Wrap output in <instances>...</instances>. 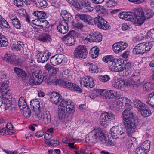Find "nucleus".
<instances>
[{"mask_svg":"<svg viewBox=\"0 0 154 154\" xmlns=\"http://www.w3.org/2000/svg\"><path fill=\"white\" fill-rule=\"evenodd\" d=\"M49 99L53 103L57 104L60 102L59 106L58 117L61 120L68 118L74 111V103L69 99L62 100L58 93L54 92L49 95Z\"/></svg>","mask_w":154,"mask_h":154,"instance_id":"nucleus-1","label":"nucleus"},{"mask_svg":"<svg viewBox=\"0 0 154 154\" xmlns=\"http://www.w3.org/2000/svg\"><path fill=\"white\" fill-rule=\"evenodd\" d=\"M122 118L124 125L127 131V134L131 135L130 131L135 128L138 123V120L133 118L132 112L126 110L122 112Z\"/></svg>","mask_w":154,"mask_h":154,"instance_id":"nucleus-2","label":"nucleus"},{"mask_svg":"<svg viewBox=\"0 0 154 154\" xmlns=\"http://www.w3.org/2000/svg\"><path fill=\"white\" fill-rule=\"evenodd\" d=\"M104 133L102 129L97 127L90 132L87 135L86 141L91 143L99 141L101 142L103 138H104Z\"/></svg>","mask_w":154,"mask_h":154,"instance_id":"nucleus-3","label":"nucleus"},{"mask_svg":"<svg viewBox=\"0 0 154 154\" xmlns=\"http://www.w3.org/2000/svg\"><path fill=\"white\" fill-rule=\"evenodd\" d=\"M134 11L131 21L136 26L141 25L145 20L143 11L142 7H139L135 8Z\"/></svg>","mask_w":154,"mask_h":154,"instance_id":"nucleus-4","label":"nucleus"},{"mask_svg":"<svg viewBox=\"0 0 154 154\" xmlns=\"http://www.w3.org/2000/svg\"><path fill=\"white\" fill-rule=\"evenodd\" d=\"M66 79H57L55 81L56 85H60L64 88L73 89L75 91L81 92L82 89L77 85L66 81Z\"/></svg>","mask_w":154,"mask_h":154,"instance_id":"nucleus-5","label":"nucleus"},{"mask_svg":"<svg viewBox=\"0 0 154 154\" xmlns=\"http://www.w3.org/2000/svg\"><path fill=\"white\" fill-rule=\"evenodd\" d=\"M116 119L115 116L111 112H105L101 114L100 117V120L101 125L104 127L107 124Z\"/></svg>","mask_w":154,"mask_h":154,"instance_id":"nucleus-6","label":"nucleus"},{"mask_svg":"<svg viewBox=\"0 0 154 154\" xmlns=\"http://www.w3.org/2000/svg\"><path fill=\"white\" fill-rule=\"evenodd\" d=\"M8 84L7 82H4L0 84V91L2 92V97L4 101V104L7 106L8 109L10 107L11 104V101L9 99L11 97L8 98V96L6 93L5 91L7 90L8 88Z\"/></svg>","mask_w":154,"mask_h":154,"instance_id":"nucleus-7","label":"nucleus"},{"mask_svg":"<svg viewBox=\"0 0 154 154\" xmlns=\"http://www.w3.org/2000/svg\"><path fill=\"white\" fill-rule=\"evenodd\" d=\"M41 72H33L32 76L31 77L29 81V84L35 85L40 84L45 79V76Z\"/></svg>","mask_w":154,"mask_h":154,"instance_id":"nucleus-8","label":"nucleus"},{"mask_svg":"<svg viewBox=\"0 0 154 154\" xmlns=\"http://www.w3.org/2000/svg\"><path fill=\"white\" fill-rule=\"evenodd\" d=\"M95 24L99 29L107 30L109 28V24L102 17L98 16L94 19Z\"/></svg>","mask_w":154,"mask_h":154,"instance_id":"nucleus-9","label":"nucleus"},{"mask_svg":"<svg viewBox=\"0 0 154 154\" xmlns=\"http://www.w3.org/2000/svg\"><path fill=\"white\" fill-rule=\"evenodd\" d=\"M88 54L87 50L85 47L83 45L78 46L74 52V56L76 58H85Z\"/></svg>","mask_w":154,"mask_h":154,"instance_id":"nucleus-10","label":"nucleus"},{"mask_svg":"<svg viewBox=\"0 0 154 154\" xmlns=\"http://www.w3.org/2000/svg\"><path fill=\"white\" fill-rule=\"evenodd\" d=\"M76 33L74 30L69 32L66 35L62 38V40L66 44L69 46L73 45L75 42V37L76 36Z\"/></svg>","mask_w":154,"mask_h":154,"instance_id":"nucleus-11","label":"nucleus"},{"mask_svg":"<svg viewBox=\"0 0 154 154\" xmlns=\"http://www.w3.org/2000/svg\"><path fill=\"white\" fill-rule=\"evenodd\" d=\"M140 71L139 69H137L127 81L128 85H135L137 82H140Z\"/></svg>","mask_w":154,"mask_h":154,"instance_id":"nucleus-12","label":"nucleus"},{"mask_svg":"<svg viewBox=\"0 0 154 154\" xmlns=\"http://www.w3.org/2000/svg\"><path fill=\"white\" fill-rule=\"evenodd\" d=\"M4 59L10 63L17 65L21 64V59L12 53H7L5 56Z\"/></svg>","mask_w":154,"mask_h":154,"instance_id":"nucleus-13","label":"nucleus"},{"mask_svg":"<svg viewBox=\"0 0 154 154\" xmlns=\"http://www.w3.org/2000/svg\"><path fill=\"white\" fill-rule=\"evenodd\" d=\"M81 86L86 87L88 88L94 87V84L93 79L89 76H85L81 78L80 80Z\"/></svg>","mask_w":154,"mask_h":154,"instance_id":"nucleus-14","label":"nucleus"},{"mask_svg":"<svg viewBox=\"0 0 154 154\" xmlns=\"http://www.w3.org/2000/svg\"><path fill=\"white\" fill-rule=\"evenodd\" d=\"M102 36L98 32H94L91 33L86 38L90 42H100L102 40Z\"/></svg>","mask_w":154,"mask_h":154,"instance_id":"nucleus-15","label":"nucleus"},{"mask_svg":"<svg viewBox=\"0 0 154 154\" xmlns=\"http://www.w3.org/2000/svg\"><path fill=\"white\" fill-rule=\"evenodd\" d=\"M127 46V43L121 41L114 43L112 46V48L114 51L117 54L125 50Z\"/></svg>","mask_w":154,"mask_h":154,"instance_id":"nucleus-16","label":"nucleus"},{"mask_svg":"<svg viewBox=\"0 0 154 154\" xmlns=\"http://www.w3.org/2000/svg\"><path fill=\"white\" fill-rule=\"evenodd\" d=\"M122 130L120 126H114L110 129V134L114 138H116L118 136L123 134Z\"/></svg>","mask_w":154,"mask_h":154,"instance_id":"nucleus-17","label":"nucleus"},{"mask_svg":"<svg viewBox=\"0 0 154 154\" xmlns=\"http://www.w3.org/2000/svg\"><path fill=\"white\" fill-rule=\"evenodd\" d=\"M69 29L68 22L66 21H62L57 26L58 31L63 34L67 32Z\"/></svg>","mask_w":154,"mask_h":154,"instance_id":"nucleus-18","label":"nucleus"},{"mask_svg":"<svg viewBox=\"0 0 154 154\" xmlns=\"http://www.w3.org/2000/svg\"><path fill=\"white\" fill-rule=\"evenodd\" d=\"M136 138L132 137H129L127 142L126 146L127 150L131 152L134 148V145L136 143Z\"/></svg>","mask_w":154,"mask_h":154,"instance_id":"nucleus-19","label":"nucleus"},{"mask_svg":"<svg viewBox=\"0 0 154 154\" xmlns=\"http://www.w3.org/2000/svg\"><path fill=\"white\" fill-rule=\"evenodd\" d=\"M76 18H79L86 23L89 24H91L92 20L91 17L89 15L84 14H77L76 15Z\"/></svg>","mask_w":154,"mask_h":154,"instance_id":"nucleus-20","label":"nucleus"},{"mask_svg":"<svg viewBox=\"0 0 154 154\" xmlns=\"http://www.w3.org/2000/svg\"><path fill=\"white\" fill-rule=\"evenodd\" d=\"M134 65L133 63L131 62L127 63L124 66V70L123 76H128L131 73V71L134 69Z\"/></svg>","mask_w":154,"mask_h":154,"instance_id":"nucleus-21","label":"nucleus"},{"mask_svg":"<svg viewBox=\"0 0 154 154\" xmlns=\"http://www.w3.org/2000/svg\"><path fill=\"white\" fill-rule=\"evenodd\" d=\"M144 48H145L144 46V43H140L133 48L132 52L134 54H143L144 53Z\"/></svg>","mask_w":154,"mask_h":154,"instance_id":"nucleus-22","label":"nucleus"},{"mask_svg":"<svg viewBox=\"0 0 154 154\" xmlns=\"http://www.w3.org/2000/svg\"><path fill=\"white\" fill-rule=\"evenodd\" d=\"M33 23L35 25L46 28L49 25V22L46 20L35 19L33 20Z\"/></svg>","mask_w":154,"mask_h":154,"instance_id":"nucleus-23","label":"nucleus"},{"mask_svg":"<svg viewBox=\"0 0 154 154\" xmlns=\"http://www.w3.org/2000/svg\"><path fill=\"white\" fill-rule=\"evenodd\" d=\"M100 143L105 144L108 146H113L116 144V142L114 139L111 138H109L104 135V138L102 139Z\"/></svg>","mask_w":154,"mask_h":154,"instance_id":"nucleus-24","label":"nucleus"},{"mask_svg":"<svg viewBox=\"0 0 154 154\" xmlns=\"http://www.w3.org/2000/svg\"><path fill=\"white\" fill-rule=\"evenodd\" d=\"M127 85L125 81L119 79L115 80L113 83V86L117 89L124 88Z\"/></svg>","mask_w":154,"mask_h":154,"instance_id":"nucleus-25","label":"nucleus"},{"mask_svg":"<svg viewBox=\"0 0 154 154\" xmlns=\"http://www.w3.org/2000/svg\"><path fill=\"white\" fill-rule=\"evenodd\" d=\"M14 71L18 77L22 79H25L26 77L27 74L25 71L18 67H15L14 69Z\"/></svg>","mask_w":154,"mask_h":154,"instance_id":"nucleus-26","label":"nucleus"},{"mask_svg":"<svg viewBox=\"0 0 154 154\" xmlns=\"http://www.w3.org/2000/svg\"><path fill=\"white\" fill-rule=\"evenodd\" d=\"M85 65L89 67V71L91 73L97 72L98 71L97 66L94 62H89L85 63Z\"/></svg>","mask_w":154,"mask_h":154,"instance_id":"nucleus-27","label":"nucleus"},{"mask_svg":"<svg viewBox=\"0 0 154 154\" xmlns=\"http://www.w3.org/2000/svg\"><path fill=\"white\" fill-rule=\"evenodd\" d=\"M36 57L38 62L40 63H43L46 62L48 60V58L47 57H46V53L45 52L42 54L40 51H38Z\"/></svg>","mask_w":154,"mask_h":154,"instance_id":"nucleus-28","label":"nucleus"},{"mask_svg":"<svg viewBox=\"0 0 154 154\" xmlns=\"http://www.w3.org/2000/svg\"><path fill=\"white\" fill-rule=\"evenodd\" d=\"M43 122L45 124H49L51 120V117L49 111L46 110L43 112Z\"/></svg>","mask_w":154,"mask_h":154,"instance_id":"nucleus-29","label":"nucleus"},{"mask_svg":"<svg viewBox=\"0 0 154 154\" xmlns=\"http://www.w3.org/2000/svg\"><path fill=\"white\" fill-rule=\"evenodd\" d=\"M147 104L154 108V92H152L147 95L145 99Z\"/></svg>","mask_w":154,"mask_h":154,"instance_id":"nucleus-30","label":"nucleus"},{"mask_svg":"<svg viewBox=\"0 0 154 154\" xmlns=\"http://www.w3.org/2000/svg\"><path fill=\"white\" fill-rule=\"evenodd\" d=\"M18 105L20 109L22 110L29 107L27 105L25 99L23 97H20L18 102Z\"/></svg>","mask_w":154,"mask_h":154,"instance_id":"nucleus-31","label":"nucleus"},{"mask_svg":"<svg viewBox=\"0 0 154 154\" xmlns=\"http://www.w3.org/2000/svg\"><path fill=\"white\" fill-rule=\"evenodd\" d=\"M133 102L134 107L137 109V110L138 111L140 109H143V108H144V106L145 105V104L142 103L138 99H134Z\"/></svg>","mask_w":154,"mask_h":154,"instance_id":"nucleus-32","label":"nucleus"},{"mask_svg":"<svg viewBox=\"0 0 154 154\" xmlns=\"http://www.w3.org/2000/svg\"><path fill=\"white\" fill-rule=\"evenodd\" d=\"M30 105L33 107L34 110L38 111L41 109L40 102L38 99L32 100L30 101Z\"/></svg>","mask_w":154,"mask_h":154,"instance_id":"nucleus-33","label":"nucleus"},{"mask_svg":"<svg viewBox=\"0 0 154 154\" xmlns=\"http://www.w3.org/2000/svg\"><path fill=\"white\" fill-rule=\"evenodd\" d=\"M24 47V44L22 42H18L17 44H13L11 47L12 50L14 51H20Z\"/></svg>","mask_w":154,"mask_h":154,"instance_id":"nucleus-34","label":"nucleus"},{"mask_svg":"<svg viewBox=\"0 0 154 154\" xmlns=\"http://www.w3.org/2000/svg\"><path fill=\"white\" fill-rule=\"evenodd\" d=\"M33 14L34 16H36L39 19H45L47 18L49 16V15L46 13L39 11H35L33 13Z\"/></svg>","mask_w":154,"mask_h":154,"instance_id":"nucleus-35","label":"nucleus"},{"mask_svg":"<svg viewBox=\"0 0 154 154\" xmlns=\"http://www.w3.org/2000/svg\"><path fill=\"white\" fill-rule=\"evenodd\" d=\"M38 39L43 42H50L51 40L50 35L45 33L42 34L40 35Z\"/></svg>","mask_w":154,"mask_h":154,"instance_id":"nucleus-36","label":"nucleus"},{"mask_svg":"<svg viewBox=\"0 0 154 154\" xmlns=\"http://www.w3.org/2000/svg\"><path fill=\"white\" fill-rule=\"evenodd\" d=\"M55 55L56 56L58 65L61 63L64 64L66 63V59L64 55L61 54H59Z\"/></svg>","mask_w":154,"mask_h":154,"instance_id":"nucleus-37","label":"nucleus"},{"mask_svg":"<svg viewBox=\"0 0 154 154\" xmlns=\"http://www.w3.org/2000/svg\"><path fill=\"white\" fill-rule=\"evenodd\" d=\"M38 110H34L35 113L33 114L32 116L36 121H39L43 118V112L42 113L41 109Z\"/></svg>","mask_w":154,"mask_h":154,"instance_id":"nucleus-38","label":"nucleus"},{"mask_svg":"<svg viewBox=\"0 0 154 154\" xmlns=\"http://www.w3.org/2000/svg\"><path fill=\"white\" fill-rule=\"evenodd\" d=\"M34 2L37 7L42 9L45 8L47 5V3L45 0H35Z\"/></svg>","mask_w":154,"mask_h":154,"instance_id":"nucleus-39","label":"nucleus"},{"mask_svg":"<svg viewBox=\"0 0 154 154\" xmlns=\"http://www.w3.org/2000/svg\"><path fill=\"white\" fill-rule=\"evenodd\" d=\"M61 75L64 79L69 80L72 79V75L68 69L64 70L62 73Z\"/></svg>","mask_w":154,"mask_h":154,"instance_id":"nucleus-40","label":"nucleus"},{"mask_svg":"<svg viewBox=\"0 0 154 154\" xmlns=\"http://www.w3.org/2000/svg\"><path fill=\"white\" fill-rule=\"evenodd\" d=\"M61 15L63 19V20L62 21H66L68 22V21L71 18V15L66 10L62 11Z\"/></svg>","mask_w":154,"mask_h":154,"instance_id":"nucleus-41","label":"nucleus"},{"mask_svg":"<svg viewBox=\"0 0 154 154\" xmlns=\"http://www.w3.org/2000/svg\"><path fill=\"white\" fill-rule=\"evenodd\" d=\"M8 45L7 39L0 33V46L5 47Z\"/></svg>","mask_w":154,"mask_h":154,"instance_id":"nucleus-42","label":"nucleus"},{"mask_svg":"<svg viewBox=\"0 0 154 154\" xmlns=\"http://www.w3.org/2000/svg\"><path fill=\"white\" fill-rule=\"evenodd\" d=\"M141 114L145 117H148L150 116L151 112L149 109L148 108H146L145 105L144 106V108L143 109H140L139 111Z\"/></svg>","mask_w":154,"mask_h":154,"instance_id":"nucleus-43","label":"nucleus"},{"mask_svg":"<svg viewBox=\"0 0 154 154\" xmlns=\"http://www.w3.org/2000/svg\"><path fill=\"white\" fill-rule=\"evenodd\" d=\"M144 150V151L147 152L149 150L150 147V142L148 140H146L144 142L142 146H141Z\"/></svg>","mask_w":154,"mask_h":154,"instance_id":"nucleus-44","label":"nucleus"},{"mask_svg":"<svg viewBox=\"0 0 154 154\" xmlns=\"http://www.w3.org/2000/svg\"><path fill=\"white\" fill-rule=\"evenodd\" d=\"M143 12L144 14H145V15L144 16L145 19H149L152 17L154 15V13L151 10L147 8L144 9Z\"/></svg>","mask_w":154,"mask_h":154,"instance_id":"nucleus-45","label":"nucleus"},{"mask_svg":"<svg viewBox=\"0 0 154 154\" xmlns=\"http://www.w3.org/2000/svg\"><path fill=\"white\" fill-rule=\"evenodd\" d=\"M113 105L114 106H116L117 105L121 107L123 106L124 105L123 97L118 98L114 100L113 103Z\"/></svg>","mask_w":154,"mask_h":154,"instance_id":"nucleus-46","label":"nucleus"},{"mask_svg":"<svg viewBox=\"0 0 154 154\" xmlns=\"http://www.w3.org/2000/svg\"><path fill=\"white\" fill-rule=\"evenodd\" d=\"M102 89H96L94 91L93 95L91 96L90 97L92 99H94L95 97L100 96H102Z\"/></svg>","mask_w":154,"mask_h":154,"instance_id":"nucleus-47","label":"nucleus"},{"mask_svg":"<svg viewBox=\"0 0 154 154\" xmlns=\"http://www.w3.org/2000/svg\"><path fill=\"white\" fill-rule=\"evenodd\" d=\"M103 60L106 63L110 62V63L114 62L115 59L112 55H108L103 57Z\"/></svg>","mask_w":154,"mask_h":154,"instance_id":"nucleus-48","label":"nucleus"},{"mask_svg":"<svg viewBox=\"0 0 154 154\" xmlns=\"http://www.w3.org/2000/svg\"><path fill=\"white\" fill-rule=\"evenodd\" d=\"M125 14L124 20L128 21H131L134 13L131 12H125Z\"/></svg>","mask_w":154,"mask_h":154,"instance_id":"nucleus-49","label":"nucleus"},{"mask_svg":"<svg viewBox=\"0 0 154 154\" xmlns=\"http://www.w3.org/2000/svg\"><path fill=\"white\" fill-rule=\"evenodd\" d=\"M22 110L23 111V115L26 118H28L31 116V111L29 107Z\"/></svg>","mask_w":154,"mask_h":154,"instance_id":"nucleus-50","label":"nucleus"},{"mask_svg":"<svg viewBox=\"0 0 154 154\" xmlns=\"http://www.w3.org/2000/svg\"><path fill=\"white\" fill-rule=\"evenodd\" d=\"M12 23L14 26L17 29H20L21 27V23L19 19L17 18L13 20Z\"/></svg>","mask_w":154,"mask_h":154,"instance_id":"nucleus-51","label":"nucleus"},{"mask_svg":"<svg viewBox=\"0 0 154 154\" xmlns=\"http://www.w3.org/2000/svg\"><path fill=\"white\" fill-rule=\"evenodd\" d=\"M0 21L2 25L6 28H10V27L8 23L0 15Z\"/></svg>","mask_w":154,"mask_h":154,"instance_id":"nucleus-52","label":"nucleus"},{"mask_svg":"<svg viewBox=\"0 0 154 154\" xmlns=\"http://www.w3.org/2000/svg\"><path fill=\"white\" fill-rule=\"evenodd\" d=\"M143 43L144 46L145 48L144 49V53H146L151 49L152 46V44L151 43H145V42H144Z\"/></svg>","mask_w":154,"mask_h":154,"instance_id":"nucleus-53","label":"nucleus"},{"mask_svg":"<svg viewBox=\"0 0 154 154\" xmlns=\"http://www.w3.org/2000/svg\"><path fill=\"white\" fill-rule=\"evenodd\" d=\"M93 50L91 53V56L93 59L95 58L98 56L99 54V49L98 48H95L94 51Z\"/></svg>","mask_w":154,"mask_h":154,"instance_id":"nucleus-54","label":"nucleus"},{"mask_svg":"<svg viewBox=\"0 0 154 154\" xmlns=\"http://www.w3.org/2000/svg\"><path fill=\"white\" fill-rule=\"evenodd\" d=\"M72 24L74 27L77 28L79 29H81L84 27L83 25L81 23L77 22L76 23H75L74 22H72Z\"/></svg>","mask_w":154,"mask_h":154,"instance_id":"nucleus-55","label":"nucleus"},{"mask_svg":"<svg viewBox=\"0 0 154 154\" xmlns=\"http://www.w3.org/2000/svg\"><path fill=\"white\" fill-rule=\"evenodd\" d=\"M109 99L113 98L117 96V93L114 91L109 90Z\"/></svg>","mask_w":154,"mask_h":154,"instance_id":"nucleus-56","label":"nucleus"},{"mask_svg":"<svg viewBox=\"0 0 154 154\" xmlns=\"http://www.w3.org/2000/svg\"><path fill=\"white\" fill-rule=\"evenodd\" d=\"M136 152L137 154H147V152H146L141 146L137 148Z\"/></svg>","mask_w":154,"mask_h":154,"instance_id":"nucleus-57","label":"nucleus"},{"mask_svg":"<svg viewBox=\"0 0 154 154\" xmlns=\"http://www.w3.org/2000/svg\"><path fill=\"white\" fill-rule=\"evenodd\" d=\"M99 79L102 82H106L109 80L110 78L108 75H106L100 76Z\"/></svg>","mask_w":154,"mask_h":154,"instance_id":"nucleus-58","label":"nucleus"},{"mask_svg":"<svg viewBox=\"0 0 154 154\" xmlns=\"http://www.w3.org/2000/svg\"><path fill=\"white\" fill-rule=\"evenodd\" d=\"M57 61L56 56L55 55L53 56L50 59V63L53 66H56L58 65Z\"/></svg>","mask_w":154,"mask_h":154,"instance_id":"nucleus-59","label":"nucleus"},{"mask_svg":"<svg viewBox=\"0 0 154 154\" xmlns=\"http://www.w3.org/2000/svg\"><path fill=\"white\" fill-rule=\"evenodd\" d=\"M23 1L21 0H14V5L18 7H22L23 5Z\"/></svg>","mask_w":154,"mask_h":154,"instance_id":"nucleus-60","label":"nucleus"},{"mask_svg":"<svg viewBox=\"0 0 154 154\" xmlns=\"http://www.w3.org/2000/svg\"><path fill=\"white\" fill-rule=\"evenodd\" d=\"M70 4L78 8L79 3L77 0H67Z\"/></svg>","mask_w":154,"mask_h":154,"instance_id":"nucleus-61","label":"nucleus"},{"mask_svg":"<svg viewBox=\"0 0 154 154\" xmlns=\"http://www.w3.org/2000/svg\"><path fill=\"white\" fill-rule=\"evenodd\" d=\"M106 3L107 6L109 7H111L116 5V3L114 0H109Z\"/></svg>","mask_w":154,"mask_h":154,"instance_id":"nucleus-62","label":"nucleus"},{"mask_svg":"<svg viewBox=\"0 0 154 154\" xmlns=\"http://www.w3.org/2000/svg\"><path fill=\"white\" fill-rule=\"evenodd\" d=\"M83 7L85 9L86 11H91L93 10V7L91 6L88 3L85 5V6Z\"/></svg>","mask_w":154,"mask_h":154,"instance_id":"nucleus-63","label":"nucleus"},{"mask_svg":"<svg viewBox=\"0 0 154 154\" xmlns=\"http://www.w3.org/2000/svg\"><path fill=\"white\" fill-rule=\"evenodd\" d=\"M150 84L149 82L145 83L143 86V90L145 91H149L151 89Z\"/></svg>","mask_w":154,"mask_h":154,"instance_id":"nucleus-64","label":"nucleus"}]
</instances>
